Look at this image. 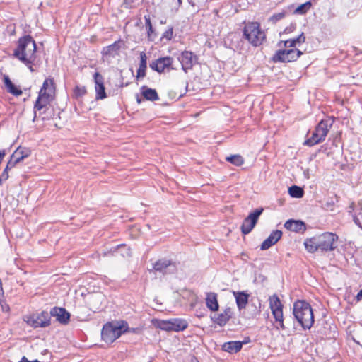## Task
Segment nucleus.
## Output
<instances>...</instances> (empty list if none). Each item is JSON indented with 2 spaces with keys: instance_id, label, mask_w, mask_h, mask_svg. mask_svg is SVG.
Returning <instances> with one entry per match:
<instances>
[{
  "instance_id": "f257e3e1",
  "label": "nucleus",
  "mask_w": 362,
  "mask_h": 362,
  "mask_svg": "<svg viewBox=\"0 0 362 362\" xmlns=\"http://www.w3.org/2000/svg\"><path fill=\"white\" fill-rule=\"evenodd\" d=\"M338 240L339 236L336 233L325 232L322 234L306 238L304 241V246L305 250L310 253H315L316 252L326 253L334 251L337 247L336 243Z\"/></svg>"
},
{
  "instance_id": "f03ea898",
  "label": "nucleus",
  "mask_w": 362,
  "mask_h": 362,
  "mask_svg": "<svg viewBox=\"0 0 362 362\" xmlns=\"http://www.w3.org/2000/svg\"><path fill=\"white\" fill-rule=\"evenodd\" d=\"M54 90L55 88L53 79L46 78L38 92V96L34 104L33 121H35L37 117V111H40V114H44L46 110H48V105L53 100Z\"/></svg>"
},
{
  "instance_id": "7ed1b4c3",
  "label": "nucleus",
  "mask_w": 362,
  "mask_h": 362,
  "mask_svg": "<svg viewBox=\"0 0 362 362\" xmlns=\"http://www.w3.org/2000/svg\"><path fill=\"white\" fill-rule=\"evenodd\" d=\"M293 315L303 330L310 329L314 324V315L310 305L303 300L293 303Z\"/></svg>"
},
{
  "instance_id": "20e7f679",
  "label": "nucleus",
  "mask_w": 362,
  "mask_h": 362,
  "mask_svg": "<svg viewBox=\"0 0 362 362\" xmlns=\"http://www.w3.org/2000/svg\"><path fill=\"white\" fill-rule=\"evenodd\" d=\"M243 37L255 47L262 45L267 40L265 32L257 21L247 22L243 29Z\"/></svg>"
},
{
  "instance_id": "39448f33",
  "label": "nucleus",
  "mask_w": 362,
  "mask_h": 362,
  "mask_svg": "<svg viewBox=\"0 0 362 362\" xmlns=\"http://www.w3.org/2000/svg\"><path fill=\"white\" fill-rule=\"evenodd\" d=\"M37 45L33 38L29 35H24L18 40V46L13 51V57L20 61H25L30 63L27 57L35 56Z\"/></svg>"
},
{
  "instance_id": "423d86ee",
  "label": "nucleus",
  "mask_w": 362,
  "mask_h": 362,
  "mask_svg": "<svg viewBox=\"0 0 362 362\" xmlns=\"http://www.w3.org/2000/svg\"><path fill=\"white\" fill-rule=\"evenodd\" d=\"M119 322H108L105 323L101 330V339L107 344H112L124 334Z\"/></svg>"
},
{
  "instance_id": "0eeeda50",
  "label": "nucleus",
  "mask_w": 362,
  "mask_h": 362,
  "mask_svg": "<svg viewBox=\"0 0 362 362\" xmlns=\"http://www.w3.org/2000/svg\"><path fill=\"white\" fill-rule=\"evenodd\" d=\"M303 52L297 48L284 47L277 50L272 56V60L274 63H288L296 62Z\"/></svg>"
},
{
  "instance_id": "6e6552de",
  "label": "nucleus",
  "mask_w": 362,
  "mask_h": 362,
  "mask_svg": "<svg viewBox=\"0 0 362 362\" xmlns=\"http://www.w3.org/2000/svg\"><path fill=\"white\" fill-rule=\"evenodd\" d=\"M269 308L275 322L279 323V326L276 327L285 330L286 327L284 323L283 305L277 295L274 294L269 298Z\"/></svg>"
},
{
  "instance_id": "1a4fd4ad",
  "label": "nucleus",
  "mask_w": 362,
  "mask_h": 362,
  "mask_svg": "<svg viewBox=\"0 0 362 362\" xmlns=\"http://www.w3.org/2000/svg\"><path fill=\"white\" fill-rule=\"evenodd\" d=\"M198 56L194 52L189 50L182 51L177 57L182 67V70L185 73H188L192 70L194 66L198 63Z\"/></svg>"
},
{
  "instance_id": "9d476101",
  "label": "nucleus",
  "mask_w": 362,
  "mask_h": 362,
  "mask_svg": "<svg viewBox=\"0 0 362 362\" xmlns=\"http://www.w3.org/2000/svg\"><path fill=\"white\" fill-rule=\"evenodd\" d=\"M264 211L263 208L256 209L244 218L240 226L243 235L249 234L257 223L258 218Z\"/></svg>"
},
{
  "instance_id": "9b49d317",
  "label": "nucleus",
  "mask_w": 362,
  "mask_h": 362,
  "mask_svg": "<svg viewBox=\"0 0 362 362\" xmlns=\"http://www.w3.org/2000/svg\"><path fill=\"white\" fill-rule=\"evenodd\" d=\"M153 269L164 275L175 274L177 271V264L171 259L163 258L153 264Z\"/></svg>"
},
{
  "instance_id": "f8f14e48",
  "label": "nucleus",
  "mask_w": 362,
  "mask_h": 362,
  "mask_svg": "<svg viewBox=\"0 0 362 362\" xmlns=\"http://www.w3.org/2000/svg\"><path fill=\"white\" fill-rule=\"evenodd\" d=\"M173 58L171 57H160L150 63L149 66L152 70L161 74L165 70L169 71L175 69L173 67Z\"/></svg>"
},
{
  "instance_id": "ddd939ff",
  "label": "nucleus",
  "mask_w": 362,
  "mask_h": 362,
  "mask_svg": "<svg viewBox=\"0 0 362 362\" xmlns=\"http://www.w3.org/2000/svg\"><path fill=\"white\" fill-rule=\"evenodd\" d=\"M34 328L46 327L50 325V315L47 311H42L36 316H32L28 321Z\"/></svg>"
},
{
  "instance_id": "4468645a",
  "label": "nucleus",
  "mask_w": 362,
  "mask_h": 362,
  "mask_svg": "<svg viewBox=\"0 0 362 362\" xmlns=\"http://www.w3.org/2000/svg\"><path fill=\"white\" fill-rule=\"evenodd\" d=\"M93 78L95 82V89L96 92V100L105 99L107 97V94L104 86L103 76L99 72H95L93 75Z\"/></svg>"
},
{
  "instance_id": "2eb2a0df",
  "label": "nucleus",
  "mask_w": 362,
  "mask_h": 362,
  "mask_svg": "<svg viewBox=\"0 0 362 362\" xmlns=\"http://www.w3.org/2000/svg\"><path fill=\"white\" fill-rule=\"evenodd\" d=\"M49 315L56 317V320L62 325H67L70 321L71 315L64 308L54 307Z\"/></svg>"
},
{
  "instance_id": "dca6fc26",
  "label": "nucleus",
  "mask_w": 362,
  "mask_h": 362,
  "mask_svg": "<svg viewBox=\"0 0 362 362\" xmlns=\"http://www.w3.org/2000/svg\"><path fill=\"white\" fill-rule=\"evenodd\" d=\"M233 315V309L228 307L223 310V313L215 314L214 316H211V318L214 323L223 327L232 318Z\"/></svg>"
},
{
  "instance_id": "f3484780",
  "label": "nucleus",
  "mask_w": 362,
  "mask_h": 362,
  "mask_svg": "<svg viewBox=\"0 0 362 362\" xmlns=\"http://www.w3.org/2000/svg\"><path fill=\"white\" fill-rule=\"evenodd\" d=\"M122 44H123V41L122 40H119L114 42L112 44L103 47L101 51L103 57L114 58L119 55Z\"/></svg>"
},
{
  "instance_id": "a211bd4d",
  "label": "nucleus",
  "mask_w": 362,
  "mask_h": 362,
  "mask_svg": "<svg viewBox=\"0 0 362 362\" xmlns=\"http://www.w3.org/2000/svg\"><path fill=\"white\" fill-rule=\"evenodd\" d=\"M282 232L279 230H273L269 237L265 239L260 246L262 250L269 249L272 245H275L281 238Z\"/></svg>"
},
{
  "instance_id": "6ab92c4d",
  "label": "nucleus",
  "mask_w": 362,
  "mask_h": 362,
  "mask_svg": "<svg viewBox=\"0 0 362 362\" xmlns=\"http://www.w3.org/2000/svg\"><path fill=\"white\" fill-rule=\"evenodd\" d=\"M284 227L295 233H304L306 230L305 223L300 220L289 219L285 222Z\"/></svg>"
},
{
  "instance_id": "aec40b11",
  "label": "nucleus",
  "mask_w": 362,
  "mask_h": 362,
  "mask_svg": "<svg viewBox=\"0 0 362 362\" xmlns=\"http://www.w3.org/2000/svg\"><path fill=\"white\" fill-rule=\"evenodd\" d=\"M238 310L240 311L245 309L248 303L250 295L247 291H233Z\"/></svg>"
},
{
  "instance_id": "412c9836",
  "label": "nucleus",
  "mask_w": 362,
  "mask_h": 362,
  "mask_svg": "<svg viewBox=\"0 0 362 362\" xmlns=\"http://www.w3.org/2000/svg\"><path fill=\"white\" fill-rule=\"evenodd\" d=\"M332 125V122L329 119H322L316 126L315 130L324 141L329 132V128Z\"/></svg>"
},
{
  "instance_id": "4be33fe9",
  "label": "nucleus",
  "mask_w": 362,
  "mask_h": 362,
  "mask_svg": "<svg viewBox=\"0 0 362 362\" xmlns=\"http://www.w3.org/2000/svg\"><path fill=\"white\" fill-rule=\"evenodd\" d=\"M30 153L31 151L29 148L20 146L13 153L10 159L17 164L28 158Z\"/></svg>"
},
{
  "instance_id": "5701e85b",
  "label": "nucleus",
  "mask_w": 362,
  "mask_h": 362,
  "mask_svg": "<svg viewBox=\"0 0 362 362\" xmlns=\"http://www.w3.org/2000/svg\"><path fill=\"white\" fill-rule=\"evenodd\" d=\"M243 345V343L240 341H230L222 345V350L230 354H236L242 349Z\"/></svg>"
},
{
  "instance_id": "b1692460",
  "label": "nucleus",
  "mask_w": 362,
  "mask_h": 362,
  "mask_svg": "<svg viewBox=\"0 0 362 362\" xmlns=\"http://www.w3.org/2000/svg\"><path fill=\"white\" fill-rule=\"evenodd\" d=\"M141 93L143 97L150 101H156L159 99V96L156 89L148 88L146 86H142L141 88Z\"/></svg>"
},
{
  "instance_id": "393cba45",
  "label": "nucleus",
  "mask_w": 362,
  "mask_h": 362,
  "mask_svg": "<svg viewBox=\"0 0 362 362\" xmlns=\"http://www.w3.org/2000/svg\"><path fill=\"white\" fill-rule=\"evenodd\" d=\"M206 305L211 311H217L219 308L217 294L212 292L208 293L206 298Z\"/></svg>"
},
{
  "instance_id": "a878e982",
  "label": "nucleus",
  "mask_w": 362,
  "mask_h": 362,
  "mask_svg": "<svg viewBox=\"0 0 362 362\" xmlns=\"http://www.w3.org/2000/svg\"><path fill=\"white\" fill-rule=\"evenodd\" d=\"M147 57L144 52L140 53L139 67L137 70L136 78H144L146 76V70L147 68Z\"/></svg>"
},
{
  "instance_id": "bb28decb",
  "label": "nucleus",
  "mask_w": 362,
  "mask_h": 362,
  "mask_svg": "<svg viewBox=\"0 0 362 362\" xmlns=\"http://www.w3.org/2000/svg\"><path fill=\"white\" fill-rule=\"evenodd\" d=\"M171 331L180 332L186 329L188 327V322L184 319H171Z\"/></svg>"
},
{
  "instance_id": "cd10ccee",
  "label": "nucleus",
  "mask_w": 362,
  "mask_h": 362,
  "mask_svg": "<svg viewBox=\"0 0 362 362\" xmlns=\"http://www.w3.org/2000/svg\"><path fill=\"white\" fill-rule=\"evenodd\" d=\"M4 84L7 88L8 92L13 94L15 96H19L22 95L23 92L21 89L18 88L11 81L8 76L4 77Z\"/></svg>"
},
{
  "instance_id": "c85d7f7f",
  "label": "nucleus",
  "mask_w": 362,
  "mask_h": 362,
  "mask_svg": "<svg viewBox=\"0 0 362 362\" xmlns=\"http://www.w3.org/2000/svg\"><path fill=\"white\" fill-rule=\"evenodd\" d=\"M323 140L320 138V135L314 130L310 138L307 139L303 144L308 146H313L322 142Z\"/></svg>"
},
{
  "instance_id": "c756f323",
  "label": "nucleus",
  "mask_w": 362,
  "mask_h": 362,
  "mask_svg": "<svg viewBox=\"0 0 362 362\" xmlns=\"http://www.w3.org/2000/svg\"><path fill=\"white\" fill-rule=\"evenodd\" d=\"M16 163L12 160H9L7 163V165L0 175V184L1 185L4 182L7 180L9 177L8 171L16 165Z\"/></svg>"
},
{
  "instance_id": "7c9ffc66",
  "label": "nucleus",
  "mask_w": 362,
  "mask_h": 362,
  "mask_svg": "<svg viewBox=\"0 0 362 362\" xmlns=\"http://www.w3.org/2000/svg\"><path fill=\"white\" fill-rule=\"evenodd\" d=\"M288 193L291 197L294 198H300L304 194L303 189L297 185H292L288 188Z\"/></svg>"
},
{
  "instance_id": "2f4dec72",
  "label": "nucleus",
  "mask_w": 362,
  "mask_h": 362,
  "mask_svg": "<svg viewBox=\"0 0 362 362\" xmlns=\"http://www.w3.org/2000/svg\"><path fill=\"white\" fill-rule=\"evenodd\" d=\"M226 160L235 166H241L244 163L243 158L238 154L226 157Z\"/></svg>"
},
{
  "instance_id": "473e14b6",
  "label": "nucleus",
  "mask_w": 362,
  "mask_h": 362,
  "mask_svg": "<svg viewBox=\"0 0 362 362\" xmlns=\"http://www.w3.org/2000/svg\"><path fill=\"white\" fill-rule=\"evenodd\" d=\"M311 2L310 1H307L300 6H298L296 10H295V13H298V14H305L309 10L310 8H311Z\"/></svg>"
},
{
  "instance_id": "72a5a7b5",
  "label": "nucleus",
  "mask_w": 362,
  "mask_h": 362,
  "mask_svg": "<svg viewBox=\"0 0 362 362\" xmlns=\"http://www.w3.org/2000/svg\"><path fill=\"white\" fill-rule=\"evenodd\" d=\"M86 88L85 86H76L73 90L74 98L78 99L86 94Z\"/></svg>"
},
{
  "instance_id": "f704fd0d",
  "label": "nucleus",
  "mask_w": 362,
  "mask_h": 362,
  "mask_svg": "<svg viewBox=\"0 0 362 362\" xmlns=\"http://www.w3.org/2000/svg\"><path fill=\"white\" fill-rule=\"evenodd\" d=\"M120 249H124V252H122L121 253V255L125 257H131L132 256V252H131V249L129 247H128L127 245L125 244H120V245H117L115 247L113 248V252H116L117 250H120Z\"/></svg>"
},
{
  "instance_id": "c9c22d12",
  "label": "nucleus",
  "mask_w": 362,
  "mask_h": 362,
  "mask_svg": "<svg viewBox=\"0 0 362 362\" xmlns=\"http://www.w3.org/2000/svg\"><path fill=\"white\" fill-rule=\"evenodd\" d=\"M282 43L284 44V47L287 48H296V46L298 44L297 41L296 40V37L288 39L285 41H280L278 43V46L280 47Z\"/></svg>"
},
{
  "instance_id": "e433bc0d",
  "label": "nucleus",
  "mask_w": 362,
  "mask_h": 362,
  "mask_svg": "<svg viewBox=\"0 0 362 362\" xmlns=\"http://www.w3.org/2000/svg\"><path fill=\"white\" fill-rule=\"evenodd\" d=\"M121 324L122 326V329L124 331V334L126 332H131V333H139L140 332V329L138 327H129L128 323L124 320H121Z\"/></svg>"
},
{
  "instance_id": "4c0bfd02",
  "label": "nucleus",
  "mask_w": 362,
  "mask_h": 362,
  "mask_svg": "<svg viewBox=\"0 0 362 362\" xmlns=\"http://www.w3.org/2000/svg\"><path fill=\"white\" fill-rule=\"evenodd\" d=\"M171 320H161L158 322V327L165 331H171Z\"/></svg>"
},
{
  "instance_id": "58836bf2",
  "label": "nucleus",
  "mask_w": 362,
  "mask_h": 362,
  "mask_svg": "<svg viewBox=\"0 0 362 362\" xmlns=\"http://www.w3.org/2000/svg\"><path fill=\"white\" fill-rule=\"evenodd\" d=\"M286 13L284 11L274 13L269 17V21L272 23H276L277 21L283 19L285 17Z\"/></svg>"
},
{
  "instance_id": "ea45409f",
  "label": "nucleus",
  "mask_w": 362,
  "mask_h": 362,
  "mask_svg": "<svg viewBox=\"0 0 362 362\" xmlns=\"http://www.w3.org/2000/svg\"><path fill=\"white\" fill-rule=\"evenodd\" d=\"M27 59L29 60V62L30 61V63H28L27 62L25 61H21L22 63H23L29 69L31 72H33L35 71L33 67V65L36 59V55L35 56H30L29 57H27Z\"/></svg>"
},
{
  "instance_id": "a19ab883",
  "label": "nucleus",
  "mask_w": 362,
  "mask_h": 362,
  "mask_svg": "<svg viewBox=\"0 0 362 362\" xmlns=\"http://www.w3.org/2000/svg\"><path fill=\"white\" fill-rule=\"evenodd\" d=\"M173 36V27L170 26L162 35V39L170 40Z\"/></svg>"
},
{
  "instance_id": "79ce46f5",
  "label": "nucleus",
  "mask_w": 362,
  "mask_h": 362,
  "mask_svg": "<svg viewBox=\"0 0 362 362\" xmlns=\"http://www.w3.org/2000/svg\"><path fill=\"white\" fill-rule=\"evenodd\" d=\"M146 30L148 40L149 41H153L156 38L157 34L155 32V30L153 29V26L151 28H147Z\"/></svg>"
},
{
  "instance_id": "37998d69",
  "label": "nucleus",
  "mask_w": 362,
  "mask_h": 362,
  "mask_svg": "<svg viewBox=\"0 0 362 362\" xmlns=\"http://www.w3.org/2000/svg\"><path fill=\"white\" fill-rule=\"evenodd\" d=\"M144 21H145V27L146 29L148 28H151L153 26L151 21V17L149 15L144 16Z\"/></svg>"
},
{
  "instance_id": "c03bdc74",
  "label": "nucleus",
  "mask_w": 362,
  "mask_h": 362,
  "mask_svg": "<svg viewBox=\"0 0 362 362\" xmlns=\"http://www.w3.org/2000/svg\"><path fill=\"white\" fill-rule=\"evenodd\" d=\"M296 23H291L289 26L286 27L284 29L285 33H291L296 29Z\"/></svg>"
},
{
  "instance_id": "a18cd8bd",
  "label": "nucleus",
  "mask_w": 362,
  "mask_h": 362,
  "mask_svg": "<svg viewBox=\"0 0 362 362\" xmlns=\"http://www.w3.org/2000/svg\"><path fill=\"white\" fill-rule=\"evenodd\" d=\"M296 40L298 44H301L305 42V36L304 35L303 33H301L300 35H299L298 37H296Z\"/></svg>"
},
{
  "instance_id": "49530a36",
  "label": "nucleus",
  "mask_w": 362,
  "mask_h": 362,
  "mask_svg": "<svg viewBox=\"0 0 362 362\" xmlns=\"http://www.w3.org/2000/svg\"><path fill=\"white\" fill-rule=\"evenodd\" d=\"M188 3L193 7L197 6L199 4L204 1V0H187Z\"/></svg>"
},
{
  "instance_id": "de8ad7c7",
  "label": "nucleus",
  "mask_w": 362,
  "mask_h": 362,
  "mask_svg": "<svg viewBox=\"0 0 362 362\" xmlns=\"http://www.w3.org/2000/svg\"><path fill=\"white\" fill-rule=\"evenodd\" d=\"M353 221L356 225H357L359 228H362L361 221L356 215L353 216Z\"/></svg>"
},
{
  "instance_id": "09e8293b",
  "label": "nucleus",
  "mask_w": 362,
  "mask_h": 362,
  "mask_svg": "<svg viewBox=\"0 0 362 362\" xmlns=\"http://www.w3.org/2000/svg\"><path fill=\"white\" fill-rule=\"evenodd\" d=\"M19 362H39V361H29L25 356H23Z\"/></svg>"
},
{
  "instance_id": "8fccbe9b",
  "label": "nucleus",
  "mask_w": 362,
  "mask_h": 362,
  "mask_svg": "<svg viewBox=\"0 0 362 362\" xmlns=\"http://www.w3.org/2000/svg\"><path fill=\"white\" fill-rule=\"evenodd\" d=\"M356 298L357 301H360L362 299V288L358 291Z\"/></svg>"
},
{
  "instance_id": "3c124183",
  "label": "nucleus",
  "mask_w": 362,
  "mask_h": 362,
  "mask_svg": "<svg viewBox=\"0 0 362 362\" xmlns=\"http://www.w3.org/2000/svg\"><path fill=\"white\" fill-rule=\"evenodd\" d=\"M4 156H5V151H0V163L3 160Z\"/></svg>"
},
{
  "instance_id": "603ef678",
  "label": "nucleus",
  "mask_w": 362,
  "mask_h": 362,
  "mask_svg": "<svg viewBox=\"0 0 362 362\" xmlns=\"http://www.w3.org/2000/svg\"><path fill=\"white\" fill-rule=\"evenodd\" d=\"M177 6L176 8V11H177L180 7H181L182 4V0H177Z\"/></svg>"
},
{
  "instance_id": "864d4df0",
  "label": "nucleus",
  "mask_w": 362,
  "mask_h": 362,
  "mask_svg": "<svg viewBox=\"0 0 362 362\" xmlns=\"http://www.w3.org/2000/svg\"><path fill=\"white\" fill-rule=\"evenodd\" d=\"M250 341V337H247L245 338V339L243 341H241V343H243V344H246Z\"/></svg>"
},
{
  "instance_id": "5fc2aeb1",
  "label": "nucleus",
  "mask_w": 362,
  "mask_h": 362,
  "mask_svg": "<svg viewBox=\"0 0 362 362\" xmlns=\"http://www.w3.org/2000/svg\"><path fill=\"white\" fill-rule=\"evenodd\" d=\"M192 362H199L197 358L196 357H194L192 359Z\"/></svg>"
},
{
  "instance_id": "6e6d98bb",
  "label": "nucleus",
  "mask_w": 362,
  "mask_h": 362,
  "mask_svg": "<svg viewBox=\"0 0 362 362\" xmlns=\"http://www.w3.org/2000/svg\"><path fill=\"white\" fill-rule=\"evenodd\" d=\"M160 24H165L166 21L165 20H160Z\"/></svg>"
},
{
  "instance_id": "4d7b16f0",
  "label": "nucleus",
  "mask_w": 362,
  "mask_h": 362,
  "mask_svg": "<svg viewBox=\"0 0 362 362\" xmlns=\"http://www.w3.org/2000/svg\"><path fill=\"white\" fill-rule=\"evenodd\" d=\"M136 100L138 103H140L141 102V99L139 98V96H137Z\"/></svg>"
}]
</instances>
